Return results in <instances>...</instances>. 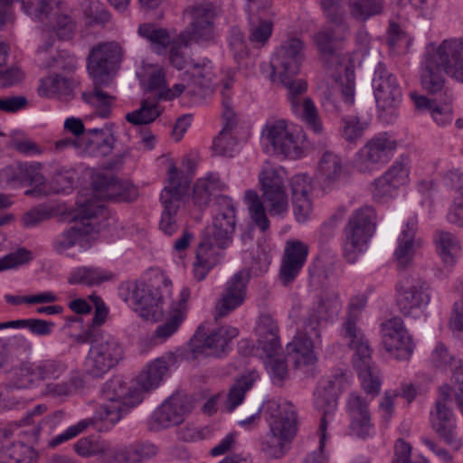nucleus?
I'll list each match as a JSON object with an SVG mask.
<instances>
[{"label":"nucleus","instance_id":"nucleus-52","mask_svg":"<svg viewBox=\"0 0 463 463\" xmlns=\"http://www.w3.org/2000/svg\"><path fill=\"white\" fill-rule=\"evenodd\" d=\"M39 382L36 373V364L25 360L13 368L12 382L9 383L13 389H30Z\"/></svg>","mask_w":463,"mask_h":463},{"label":"nucleus","instance_id":"nucleus-35","mask_svg":"<svg viewBox=\"0 0 463 463\" xmlns=\"http://www.w3.org/2000/svg\"><path fill=\"white\" fill-rule=\"evenodd\" d=\"M190 293V288L187 287L181 289L178 298L170 307L165 321L156 328L155 333L156 337L166 339L177 331L185 318Z\"/></svg>","mask_w":463,"mask_h":463},{"label":"nucleus","instance_id":"nucleus-25","mask_svg":"<svg viewBox=\"0 0 463 463\" xmlns=\"http://www.w3.org/2000/svg\"><path fill=\"white\" fill-rule=\"evenodd\" d=\"M191 410L192 404L188 397L184 394L175 393L154 411L152 418L159 427L169 428L184 422Z\"/></svg>","mask_w":463,"mask_h":463},{"label":"nucleus","instance_id":"nucleus-30","mask_svg":"<svg viewBox=\"0 0 463 463\" xmlns=\"http://www.w3.org/2000/svg\"><path fill=\"white\" fill-rule=\"evenodd\" d=\"M436 48L445 74L463 83V39H447Z\"/></svg>","mask_w":463,"mask_h":463},{"label":"nucleus","instance_id":"nucleus-56","mask_svg":"<svg viewBox=\"0 0 463 463\" xmlns=\"http://www.w3.org/2000/svg\"><path fill=\"white\" fill-rule=\"evenodd\" d=\"M255 381L256 377L253 373L243 375L236 380L229 391L226 401V408L229 411H232L243 402L245 393L252 388Z\"/></svg>","mask_w":463,"mask_h":463},{"label":"nucleus","instance_id":"nucleus-49","mask_svg":"<svg viewBox=\"0 0 463 463\" xmlns=\"http://www.w3.org/2000/svg\"><path fill=\"white\" fill-rule=\"evenodd\" d=\"M54 326L53 322L40 318H24L0 323V330L8 328L27 329L31 334L37 336L50 335Z\"/></svg>","mask_w":463,"mask_h":463},{"label":"nucleus","instance_id":"nucleus-3","mask_svg":"<svg viewBox=\"0 0 463 463\" xmlns=\"http://www.w3.org/2000/svg\"><path fill=\"white\" fill-rule=\"evenodd\" d=\"M107 216L108 211L104 205L92 201L87 202L80 208L73 223L53 238V251L62 255L76 245L83 249L90 247V241L99 232L102 221Z\"/></svg>","mask_w":463,"mask_h":463},{"label":"nucleus","instance_id":"nucleus-21","mask_svg":"<svg viewBox=\"0 0 463 463\" xmlns=\"http://www.w3.org/2000/svg\"><path fill=\"white\" fill-rule=\"evenodd\" d=\"M436 48V44L430 43L420 63V80L423 90L428 93L436 94L445 86L444 66Z\"/></svg>","mask_w":463,"mask_h":463},{"label":"nucleus","instance_id":"nucleus-37","mask_svg":"<svg viewBox=\"0 0 463 463\" xmlns=\"http://www.w3.org/2000/svg\"><path fill=\"white\" fill-rule=\"evenodd\" d=\"M239 330L231 326H223L211 331L195 347L206 355L219 356L226 352L231 341L237 337Z\"/></svg>","mask_w":463,"mask_h":463},{"label":"nucleus","instance_id":"nucleus-19","mask_svg":"<svg viewBox=\"0 0 463 463\" xmlns=\"http://www.w3.org/2000/svg\"><path fill=\"white\" fill-rule=\"evenodd\" d=\"M305 58L304 43L299 38L285 41L271 60L272 72L278 78L296 76Z\"/></svg>","mask_w":463,"mask_h":463},{"label":"nucleus","instance_id":"nucleus-45","mask_svg":"<svg viewBox=\"0 0 463 463\" xmlns=\"http://www.w3.org/2000/svg\"><path fill=\"white\" fill-rule=\"evenodd\" d=\"M167 370V362L164 359H156L149 364L137 377V383L140 388L139 390L143 392L156 389Z\"/></svg>","mask_w":463,"mask_h":463},{"label":"nucleus","instance_id":"nucleus-42","mask_svg":"<svg viewBox=\"0 0 463 463\" xmlns=\"http://www.w3.org/2000/svg\"><path fill=\"white\" fill-rule=\"evenodd\" d=\"M278 332L277 321L270 315H261L256 327L259 346L262 350H269L272 354L275 350H280L281 345Z\"/></svg>","mask_w":463,"mask_h":463},{"label":"nucleus","instance_id":"nucleus-53","mask_svg":"<svg viewBox=\"0 0 463 463\" xmlns=\"http://www.w3.org/2000/svg\"><path fill=\"white\" fill-rule=\"evenodd\" d=\"M138 34L146 39L156 51H165L171 43V36L167 29L154 24L145 23L139 25Z\"/></svg>","mask_w":463,"mask_h":463},{"label":"nucleus","instance_id":"nucleus-26","mask_svg":"<svg viewBox=\"0 0 463 463\" xmlns=\"http://www.w3.org/2000/svg\"><path fill=\"white\" fill-rule=\"evenodd\" d=\"M308 246L295 240L288 241L279 269V279L284 286L291 283L299 274L307 261Z\"/></svg>","mask_w":463,"mask_h":463},{"label":"nucleus","instance_id":"nucleus-9","mask_svg":"<svg viewBox=\"0 0 463 463\" xmlns=\"http://www.w3.org/2000/svg\"><path fill=\"white\" fill-rule=\"evenodd\" d=\"M122 345L113 336L103 333L93 340L84 359L85 373L101 378L123 359Z\"/></svg>","mask_w":463,"mask_h":463},{"label":"nucleus","instance_id":"nucleus-2","mask_svg":"<svg viewBox=\"0 0 463 463\" xmlns=\"http://www.w3.org/2000/svg\"><path fill=\"white\" fill-rule=\"evenodd\" d=\"M266 412L269 430L261 440L260 450L268 458H280L297 433V411L289 402L269 401Z\"/></svg>","mask_w":463,"mask_h":463},{"label":"nucleus","instance_id":"nucleus-64","mask_svg":"<svg viewBox=\"0 0 463 463\" xmlns=\"http://www.w3.org/2000/svg\"><path fill=\"white\" fill-rule=\"evenodd\" d=\"M262 194L286 192L285 178L279 170L266 168L260 175Z\"/></svg>","mask_w":463,"mask_h":463},{"label":"nucleus","instance_id":"nucleus-51","mask_svg":"<svg viewBox=\"0 0 463 463\" xmlns=\"http://www.w3.org/2000/svg\"><path fill=\"white\" fill-rule=\"evenodd\" d=\"M38 94L43 98H52L57 95L67 96L72 91V85L69 79L59 75H50L40 80Z\"/></svg>","mask_w":463,"mask_h":463},{"label":"nucleus","instance_id":"nucleus-50","mask_svg":"<svg viewBox=\"0 0 463 463\" xmlns=\"http://www.w3.org/2000/svg\"><path fill=\"white\" fill-rule=\"evenodd\" d=\"M90 92H83L82 99L85 102L97 109V114L102 118H107L111 113V106L116 97L108 94L101 90L102 87L109 84H95Z\"/></svg>","mask_w":463,"mask_h":463},{"label":"nucleus","instance_id":"nucleus-20","mask_svg":"<svg viewBox=\"0 0 463 463\" xmlns=\"http://www.w3.org/2000/svg\"><path fill=\"white\" fill-rule=\"evenodd\" d=\"M215 212L211 235L218 247L227 248L232 242L236 227L235 207L232 200L225 195L219 196Z\"/></svg>","mask_w":463,"mask_h":463},{"label":"nucleus","instance_id":"nucleus-27","mask_svg":"<svg viewBox=\"0 0 463 463\" xmlns=\"http://www.w3.org/2000/svg\"><path fill=\"white\" fill-rule=\"evenodd\" d=\"M80 140V153L90 156H106L112 152L116 142L113 125L106 124L101 128H88Z\"/></svg>","mask_w":463,"mask_h":463},{"label":"nucleus","instance_id":"nucleus-6","mask_svg":"<svg viewBox=\"0 0 463 463\" xmlns=\"http://www.w3.org/2000/svg\"><path fill=\"white\" fill-rule=\"evenodd\" d=\"M67 363L61 359L49 357L36 364V373L39 382L46 383L44 394L52 397L72 396L85 386L84 375L74 371L70 377L61 383H55L68 372Z\"/></svg>","mask_w":463,"mask_h":463},{"label":"nucleus","instance_id":"nucleus-4","mask_svg":"<svg viewBox=\"0 0 463 463\" xmlns=\"http://www.w3.org/2000/svg\"><path fill=\"white\" fill-rule=\"evenodd\" d=\"M377 215L373 207L364 205L353 212L344 229L343 254L354 263L366 250L376 229Z\"/></svg>","mask_w":463,"mask_h":463},{"label":"nucleus","instance_id":"nucleus-12","mask_svg":"<svg viewBox=\"0 0 463 463\" xmlns=\"http://www.w3.org/2000/svg\"><path fill=\"white\" fill-rule=\"evenodd\" d=\"M124 52L117 42L93 46L88 57V71L95 84H110L122 61Z\"/></svg>","mask_w":463,"mask_h":463},{"label":"nucleus","instance_id":"nucleus-16","mask_svg":"<svg viewBox=\"0 0 463 463\" xmlns=\"http://www.w3.org/2000/svg\"><path fill=\"white\" fill-rule=\"evenodd\" d=\"M12 187L29 184L34 186L33 189L27 190L26 195H48L49 190L45 178L42 173V164L18 163L16 165H7L0 170V185Z\"/></svg>","mask_w":463,"mask_h":463},{"label":"nucleus","instance_id":"nucleus-48","mask_svg":"<svg viewBox=\"0 0 463 463\" xmlns=\"http://www.w3.org/2000/svg\"><path fill=\"white\" fill-rule=\"evenodd\" d=\"M62 3V0H26L23 2V9L33 19L47 22L52 20Z\"/></svg>","mask_w":463,"mask_h":463},{"label":"nucleus","instance_id":"nucleus-11","mask_svg":"<svg viewBox=\"0 0 463 463\" xmlns=\"http://www.w3.org/2000/svg\"><path fill=\"white\" fill-rule=\"evenodd\" d=\"M212 81L211 61L203 59L202 62H193L191 68L181 75L180 82L161 92L160 99H173L182 94L189 98H204L213 92Z\"/></svg>","mask_w":463,"mask_h":463},{"label":"nucleus","instance_id":"nucleus-17","mask_svg":"<svg viewBox=\"0 0 463 463\" xmlns=\"http://www.w3.org/2000/svg\"><path fill=\"white\" fill-rule=\"evenodd\" d=\"M396 148V140L387 134L373 137L357 151L354 165L361 173L373 172L385 165Z\"/></svg>","mask_w":463,"mask_h":463},{"label":"nucleus","instance_id":"nucleus-10","mask_svg":"<svg viewBox=\"0 0 463 463\" xmlns=\"http://www.w3.org/2000/svg\"><path fill=\"white\" fill-rule=\"evenodd\" d=\"M184 15L189 19L187 27L181 32L178 42L184 46L192 43L199 44L214 41L213 20L215 8L211 3H199L184 9Z\"/></svg>","mask_w":463,"mask_h":463},{"label":"nucleus","instance_id":"nucleus-44","mask_svg":"<svg viewBox=\"0 0 463 463\" xmlns=\"http://www.w3.org/2000/svg\"><path fill=\"white\" fill-rule=\"evenodd\" d=\"M453 415L443 401H437L430 412V422L435 432L448 443L453 440Z\"/></svg>","mask_w":463,"mask_h":463},{"label":"nucleus","instance_id":"nucleus-28","mask_svg":"<svg viewBox=\"0 0 463 463\" xmlns=\"http://www.w3.org/2000/svg\"><path fill=\"white\" fill-rule=\"evenodd\" d=\"M335 27H326L314 34V43L323 59L336 56V50L346 42L350 34L348 23L334 24Z\"/></svg>","mask_w":463,"mask_h":463},{"label":"nucleus","instance_id":"nucleus-1","mask_svg":"<svg viewBox=\"0 0 463 463\" xmlns=\"http://www.w3.org/2000/svg\"><path fill=\"white\" fill-rule=\"evenodd\" d=\"M367 296L357 294L349 302V314L343 324L342 335L354 351L353 363L358 372L363 389L373 396L379 393L381 381L378 368L372 363V349L364 333L356 326L358 314L365 307Z\"/></svg>","mask_w":463,"mask_h":463},{"label":"nucleus","instance_id":"nucleus-60","mask_svg":"<svg viewBox=\"0 0 463 463\" xmlns=\"http://www.w3.org/2000/svg\"><path fill=\"white\" fill-rule=\"evenodd\" d=\"M368 127L369 123L357 116H346L341 119L342 137L349 143H354L360 139Z\"/></svg>","mask_w":463,"mask_h":463},{"label":"nucleus","instance_id":"nucleus-40","mask_svg":"<svg viewBox=\"0 0 463 463\" xmlns=\"http://www.w3.org/2000/svg\"><path fill=\"white\" fill-rule=\"evenodd\" d=\"M444 95L445 99L442 106L438 105L426 96L419 95L415 92L411 94V98L418 110L429 111L438 125L444 126L452 120V109L450 107L452 95L448 91H445Z\"/></svg>","mask_w":463,"mask_h":463},{"label":"nucleus","instance_id":"nucleus-55","mask_svg":"<svg viewBox=\"0 0 463 463\" xmlns=\"http://www.w3.org/2000/svg\"><path fill=\"white\" fill-rule=\"evenodd\" d=\"M33 354V345L29 338L22 334H15L9 338L6 346L8 362H19L28 360Z\"/></svg>","mask_w":463,"mask_h":463},{"label":"nucleus","instance_id":"nucleus-5","mask_svg":"<svg viewBox=\"0 0 463 463\" xmlns=\"http://www.w3.org/2000/svg\"><path fill=\"white\" fill-rule=\"evenodd\" d=\"M190 184L191 178L188 175L179 170L174 163H171L165 187L160 194L163 211L159 228L167 235H172L178 229L177 212L188 193Z\"/></svg>","mask_w":463,"mask_h":463},{"label":"nucleus","instance_id":"nucleus-41","mask_svg":"<svg viewBox=\"0 0 463 463\" xmlns=\"http://www.w3.org/2000/svg\"><path fill=\"white\" fill-rule=\"evenodd\" d=\"M315 339L304 333H298L293 340L287 345L288 354H295V366H309L317 362L313 352Z\"/></svg>","mask_w":463,"mask_h":463},{"label":"nucleus","instance_id":"nucleus-22","mask_svg":"<svg viewBox=\"0 0 463 463\" xmlns=\"http://www.w3.org/2000/svg\"><path fill=\"white\" fill-rule=\"evenodd\" d=\"M373 88L376 103L383 110L394 108L401 100L402 91L396 78L382 63L374 71Z\"/></svg>","mask_w":463,"mask_h":463},{"label":"nucleus","instance_id":"nucleus-58","mask_svg":"<svg viewBox=\"0 0 463 463\" xmlns=\"http://www.w3.org/2000/svg\"><path fill=\"white\" fill-rule=\"evenodd\" d=\"M280 350H275L272 354L269 350H263L266 358L264 364L274 383H281L288 375L286 360L280 354Z\"/></svg>","mask_w":463,"mask_h":463},{"label":"nucleus","instance_id":"nucleus-36","mask_svg":"<svg viewBox=\"0 0 463 463\" xmlns=\"http://www.w3.org/2000/svg\"><path fill=\"white\" fill-rule=\"evenodd\" d=\"M131 299L140 309L141 316L146 319L156 318L159 315L162 296L158 288L145 283L136 284L131 292Z\"/></svg>","mask_w":463,"mask_h":463},{"label":"nucleus","instance_id":"nucleus-29","mask_svg":"<svg viewBox=\"0 0 463 463\" xmlns=\"http://www.w3.org/2000/svg\"><path fill=\"white\" fill-rule=\"evenodd\" d=\"M47 22L51 24L52 31L43 33V37L45 38V43L43 45L39 46V54L46 52L52 46L54 34L61 39H70L76 31V21L72 15V10L64 3L61 4L59 11L52 14V20Z\"/></svg>","mask_w":463,"mask_h":463},{"label":"nucleus","instance_id":"nucleus-33","mask_svg":"<svg viewBox=\"0 0 463 463\" xmlns=\"http://www.w3.org/2000/svg\"><path fill=\"white\" fill-rule=\"evenodd\" d=\"M417 230V218H410L406 222L405 229L402 231L398 240V246L394 252L400 268H406L411 262L417 249L421 247L422 241L420 238H416Z\"/></svg>","mask_w":463,"mask_h":463},{"label":"nucleus","instance_id":"nucleus-13","mask_svg":"<svg viewBox=\"0 0 463 463\" xmlns=\"http://www.w3.org/2000/svg\"><path fill=\"white\" fill-rule=\"evenodd\" d=\"M294 76L278 78L287 90L288 100L292 112L300 118L315 134L323 133V124L317 107L309 97L302 98L307 90V83L302 79L293 80Z\"/></svg>","mask_w":463,"mask_h":463},{"label":"nucleus","instance_id":"nucleus-46","mask_svg":"<svg viewBox=\"0 0 463 463\" xmlns=\"http://www.w3.org/2000/svg\"><path fill=\"white\" fill-rule=\"evenodd\" d=\"M37 453L24 443H8L5 439L0 449V463H35Z\"/></svg>","mask_w":463,"mask_h":463},{"label":"nucleus","instance_id":"nucleus-24","mask_svg":"<svg viewBox=\"0 0 463 463\" xmlns=\"http://www.w3.org/2000/svg\"><path fill=\"white\" fill-rule=\"evenodd\" d=\"M345 409L350 419V431L362 439L369 437L373 429L369 401L356 392H352L346 400Z\"/></svg>","mask_w":463,"mask_h":463},{"label":"nucleus","instance_id":"nucleus-43","mask_svg":"<svg viewBox=\"0 0 463 463\" xmlns=\"http://www.w3.org/2000/svg\"><path fill=\"white\" fill-rule=\"evenodd\" d=\"M114 278V274L100 267H78L74 269L69 278L70 284H81L85 286H99L106 281H109Z\"/></svg>","mask_w":463,"mask_h":463},{"label":"nucleus","instance_id":"nucleus-34","mask_svg":"<svg viewBox=\"0 0 463 463\" xmlns=\"http://www.w3.org/2000/svg\"><path fill=\"white\" fill-rule=\"evenodd\" d=\"M222 118L224 126L217 137L214 138L213 148L216 154L223 156H233L237 145L236 139L232 134V129L236 126V114L232 109L230 100L224 96Z\"/></svg>","mask_w":463,"mask_h":463},{"label":"nucleus","instance_id":"nucleus-59","mask_svg":"<svg viewBox=\"0 0 463 463\" xmlns=\"http://www.w3.org/2000/svg\"><path fill=\"white\" fill-rule=\"evenodd\" d=\"M75 452L84 458L93 456H102L105 458L109 451V443L103 439H98L91 437L80 439L74 444Z\"/></svg>","mask_w":463,"mask_h":463},{"label":"nucleus","instance_id":"nucleus-15","mask_svg":"<svg viewBox=\"0 0 463 463\" xmlns=\"http://www.w3.org/2000/svg\"><path fill=\"white\" fill-rule=\"evenodd\" d=\"M396 291L398 308L405 317H419L430 300L429 284L417 275L402 277Z\"/></svg>","mask_w":463,"mask_h":463},{"label":"nucleus","instance_id":"nucleus-62","mask_svg":"<svg viewBox=\"0 0 463 463\" xmlns=\"http://www.w3.org/2000/svg\"><path fill=\"white\" fill-rule=\"evenodd\" d=\"M396 188L407 185L410 182V164L404 157L394 161L383 174Z\"/></svg>","mask_w":463,"mask_h":463},{"label":"nucleus","instance_id":"nucleus-32","mask_svg":"<svg viewBox=\"0 0 463 463\" xmlns=\"http://www.w3.org/2000/svg\"><path fill=\"white\" fill-rule=\"evenodd\" d=\"M266 137L274 150L286 157H295L299 148L293 134L287 129L286 121L277 120L266 126Z\"/></svg>","mask_w":463,"mask_h":463},{"label":"nucleus","instance_id":"nucleus-14","mask_svg":"<svg viewBox=\"0 0 463 463\" xmlns=\"http://www.w3.org/2000/svg\"><path fill=\"white\" fill-rule=\"evenodd\" d=\"M261 196L262 200L255 191L248 190L244 199L251 221L261 232H266L270 224L267 210L271 216L284 217L288 209V198L286 192L262 194Z\"/></svg>","mask_w":463,"mask_h":463},{"label":"nucleus","instance_id":"nucleus-7","mask_svg":"<svg viewBox=\"0 0 463 463\" xmlns=\"http://www.w3.org/2000/svg\"><path fill=\"white\" fill-rule=\"evenodd\" d=\"M103 394L107 402L95 412L93 419H96L97 422L106 421L110 425L119 421L128 409L137 406L143 400L140 390L128 387L126 383L118 378H113L105 383Z\"/></svg>","mask_w":463,"mask_h":463},{"label":"nucleus","instance_id":"nucleus-63","mask_svg":"<svg viewBox=\"0 0 463 463\" xmlns=\"http://www.w3.org/2000/svg\"><path fill=\"white\" fill-rule=\"evenodd\" d=\"M81 8L89 24H105L110 19L109 12L99 0H84Z\"/></svg>","mask_w":463,"mask_h":463},{"label":"nucleus","instance_id":"nucleus-39","mask_svg":"<svg viewBox=\"0 0 463 463\" xmlns=\"http://www.w3.org/2000/svg\"><path fill=\"white\" fill-rule=\"evenodd\" d=\"M344 173L341 156L332 151H326L319 161L318 178L325 191L334 189L340 182Z\"/></svg>","mask_w":463,"mask_h":463},{"label":"nucleus","instance_id":"nucleus-38","mask_svg":"<svg viewBox=\"0 0 463 463\" xmlns=\"http://www.w3.org/2000/svg\"><path fill=\"white\" fill-rule=\"evenodd\" d=\"M220 249L212 235L205 237L200 242L196 252V260L194 263V274L198 281L203 280L209 270L220 262L222 258Z\"/></svg>","mask_w":463,"mask_h":463},{"label":"nucleus","instance_id":"nucleus-8","mask_svg":"<svg viewBox=\"0 0 463 463\" xmlns=\"http://www.w3.org/2000/svg\"><path fill=\"white\" fill-rule=\"evenodd\" d=\"M345 373L335 375L332 379L323 383L316 392V406L322 412L319 424V448L311 453L305 463H327V458L324 454V446L326 438L328 421L333 418L337 408V399L346 383Z\"/></svg>","mask_w":463,"mask_h":463},{"label":"nucleus","instance_id":"nucleus-57","mask_svg":"<svg viewBox=\"0 0 463 463\" xmlns=\"http://www.w3.org/2000/svg\"><path fill=\"white\" fill-rule=\"evenodd\" d=\"M161 114L155 101L144 99L139 109L126 115V120L133 125H146L156 120Z\"/></svg>","mask_w":463,"mask_h":463},{"label":"nucleus","instance_id":"nucleus-47","mask_svg":"<svg viewBox=\"0 0 463 463\" xmlns=\"http://www.w3.org/2000/svg\"><path fill=\"white\" fill-rule=\"evenodd\" d=\"M350 16L361 23H365L384 11V0H348Z\"/></svg>","mask_w":463,"mask_h":463},{"label":"nucleus","instance_id":"nucleus-23","mask_svg":"<svg viewBox=\"0 0 463 463\" xmlns=\"http://www.w3.org/2000/svg\"><path fill=\"white\" fill-rule=\"evenodd\" d=\"M249 277V271L241 269L227 282L226 288L215 307V319L228 316L243 303Z\"/></svg>","mask_w":463,"mask_h":463},{"label":"nucleus","instance_id":"nucleus-54","mask_svg":"<svg viewBox=\"0 0 463 463\" xmlns=\"http://www.w3.org/2000/svg\"><path fill=\"white\" fill-rule=\"evenodd\" d=\"M435 242L444 263L453 265L460 250L457 237L450 232L439 231L436 232Z\"/></svg>","mask_w":463,"mask_h":463},{"label":"nucleus","instance_id":"nucleus-31","mask_svg":"<svg viewBox=\"0 0 463 463\" xmlns=\"http://www.w3.org/2000/svg\"><path fill=\"white\" fill-rule=\"evenodd\" d=\"M266 137L274 150L286 157H295L299 148L293 134L287 129L286 121L277 120L266 126Z\"/></svg>","mask_w":463,"mask_h":463},{"label":"nucleus","instance_id":"nucleus-18","mask_svg":"<svg viewBox=\"0 0 463 463\" xmlns=\"http://www.w3.org/2000/svg\"><path fill=\"white\" fill-rule=\"evenodd\" d=\"M382 343L392 356L397 360H408L414 351L412 336L403 320L394 317L381 324Z\"/></svg>","mask_w":463,"mask_h":463},{"label":"nucleus","instance_id":"nucleus-61","mask_svg":"<svg viewBox=\"0 0 463 463\" xmlns=\"http://www.w3.org/2000/svg\"><path fill=\"white\" fill-rule=\"evenodd\" d=\"M341 310V302L338 294L335 292L324 294L315 308L310 311L317 312L320 320L327 321L337 317Z\"/></svg>","mask_w":463,"mask_h":463}]
</instances>
